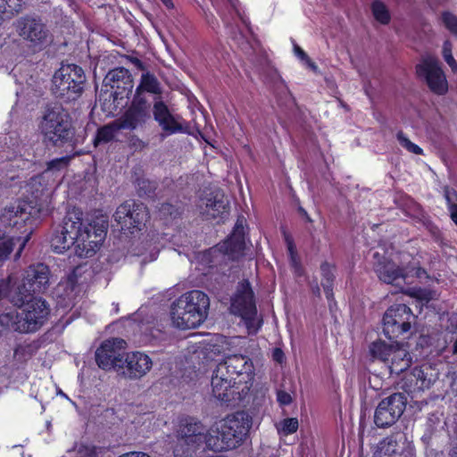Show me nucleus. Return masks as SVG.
<instances>
[{"mask_svg":"<svg viewBox=\"0 0 457 457\" xmlns=\"http://www.w3.org/2000/svg\"><path fill=\"white\" fill-rule=\"evenodd\" d=\"M220 368L216 366L213 370L211 385L212 395L226 405H235L244 400L249 393L241 392L243 386L236 384L228 374L219 373Z\"/></svg>","mask_w":457,"mask_h":457,"instance_id":"f3484780","label":"nucleus"},{"mask_svg":"<svg viewBox=\"0 0 457 457\" xmlns=\"http://www.w3.org/2000/svg\"><path fill=\"white\" fill-rule=\"evenodd\" d=\"M70 161V156H62L47 162L46 168L39 175L32 178V184L41 185L42 181H44L46 179H48L54 172L61 171L62 170L67 168Z\"/></svg>","mask_w":457,"mask_h":457,"instance_id":"2f4dec72","label":"nucleus"},{"mask_svg":"<svg viewBox=\"0 0 457 457\" xmlns=\"http://www.w3.org/2000/svg\"><path fill=\"white\" fill-rule=\"evenodd\" d=\"M430 346V337L428 336H420L418 338L415 350L418 351L419 348H421V351L419 353L420 356H426L428 353H430V351L428 350Z\"/></svg>","mask_w":457,"mask_h":457,"instance_id":"ea45409f","label":"nucleus"},{"mask_svg":"<svg viewBox=\"0 0 457 457\" xmlns=\"http://www.w3.org/2000/svg\"><path fill=\"white\" fill-rule=\"evenodd\" d=\"M442 54L453 72H457V62L453 56V46L449 40L444 42Z\"/></svg>","mask_w":457,"mask_h":457,"instance_id":"e433bc0d","label":"nucleus"},{"mask_svg":"<svg viewBox=\"0 0 457 457\" xmlns=\"http://www.w3.org/2000/svg\"><path fill=\"white\" fill-rule=\"evenodd\" d=\"M407 398L402 393H395L382 399L374 413V423L379 428H390L403 415Z\"/></svg>","mask_w":457,"mask_h":457,"instance_id":"dca6fc26","label":"nucleus"},{"mask_svg":"<svg viewBox=\"0 0 457 457\" xmlns=\"http://www.w3.org/2000/svg\"><path fill=\"white\" fill-rule=\"evenodd\" d=\"M79 457H97V451L95 445H82L79 449Z\"/></svg>","mask_w":457,"mask_h":457,"instance_id":"a18cd8bd","label":"nucleus"},{"mask_svg":"<svg viewBox=\"0 0 457 457\" xmlns=\"http://www.w3.org/2000/svg\"><path fill=\"white\" fill-rule=\"evenodd\" d=\"M49 268L44 263L29 266L24 270L22 281L17 286L11 301L14 303H24L34 294L45 292L49 285Z\"/></svg>","mask_w":457,"mask_h":457,"instance_id":"9b49d317","label":"nucleus"},{"mask_svg":"<svg viewBox=\"0 0 457 457\" xmlns=\"http://www.w3.org/2000/svg\"><path fill=\"white\" fill-rule=\"evenodd\" d=\"M251 426L252 418L246 411L228 414L215 436L208 433L209 438H212V450L221 452L239 447L247 437Z\"/></svg>","mask_w":457,"mask_h":457,"instance_id":"39448f33","label":"nucleus"},{"mask_svg":"<svg viewBox=\"0 0 457 457\" xmlns=\"http://www.w3.org/2000/svg\"><path fill=\"white\" fill-rule=\"evenodd\" d=\"M111 87L120 99H129L132 95L134 81L130 71L124 67L111 70L104 79V87Z\"/></svg>","mask_w":457,"mask_h":457,"instance_id":"4be33fe9","label":"nucleus"},{"mask_svg":"<svg viewBox=\"0 0 457 457\" xmlns=\"http://www.w3.org/2000/svg\"><path fill=\"white\" fill-rule=\"evenodd\" d=\"M138 193L139 195L152 196L155 194V185L148 179L138 180Z\"/></svg>","mask_w":457,"mask_h":457,"instance_id":"58836bf2","label":"nucleus"},{"mask_svg":"<svg viewBox=\"0 0 457 457\" xmlns=\"http://www.w3.org/2000/svg\"><path fill=\"white\" fill-rule=\"evenodd\" d=\"M39 129L44 140L53 146L71 142L75 133L70 113L60 104L46 106Z\"/></svg>","mask_w":457,"mask_h":457,"instance_id":"423d86ee","label":"nucleus"},{"mask_svg":"<svg viewBox=\"0 0 457 457\" xmlns=\"http://www.w3.org/2000/svg\"><path fill=\"white\" fill-rule=\"evenodd\" d=\"M436 378V376L433 374L431 366L428 364L415 366L403 375L401 386L408 395H413L428 389Z\"/></svg>","mask_w":457,"mask_h":457,"instance_id":"aec40b11","label":"nucleus"},{"mask_svg":"<svg viewBox=\"0 0 457 457\" xmlns=\"http://www.w3.org/2000/svg\"><path fill=\"white\" fill-rule=\"evenodd\" d=\"M415 71L417 77L426 82L432 93L437 96H444L447 93L446 76L436 57L422 58L420 62L415 66Z\"/></svg>","mask_w":457,"mask_h":457,"instance_id":"2eb2a0df","label":"nucleus"},{"mask_svg":"<svg viewBox=\"0 0 457 457\" xmlns=\"http://www.w3.org/2000/svg\"><path fill=\"white\" fill-rule=\"evenodd\" d=\"M382 322L385 337L391 341H396L411 333L416 316L408 305L394 303L385 312Z\"/></svg>","mask_w":457,"mask_h":457,"instance_id":"9d476101","label":"nucleus"},{"mask_svg":"<svg viewBox=\"0 0 457 457\" xmlns=\"http://www.w3.org/2000/svg\"><path fill=\"white\" fill-rule=\"evenodd\" d=\"M245 217L239 215L232 232L226 239L217 244L214 247L210 248L205 253V255L213 257L219 253L227 256L231 261H237L243 257L245 249Z\"/></svg>","mask_w":457,"mask_h":457,"instance_id":"ddd939ff","label":"nucleus"},{"mask_svg":"<svg viewBox=\"0 0 457 457\" xmlns=\"http://www.w3.org/2000/svg\"><path fill=\"white\" fill-rule=\"evenodd\" d=\"M23 4L24 0H0V18H9L18 13Z\"/></svg>","mask_w":457,"mask_h":457,"instance_id":"72a5a7b5","label":"nucleus"},{"mask_svg":"<svg viewBox=\"0 0 457 457\" xmlns=\"http://www.w3.org/2000/svg\"><path fill=\"white\" fill-rule=\"evenodd\" d=\"M312 293L313 295H315L316 296H320V287L318 284H316L313 287H312Z\"/></svg>","mask_w":457,"mask_h":457,"instance_id":"6e6d98bb","label":"nucleus"},{"mask_svg":"<svg viewBox=\"0 0 457 457\" xmlns=\"http://www.w3.org/2000/svg\"><path fill=\"white\" fill-rule=\"evenodd\" d=\"M299 427L298 420L296 418H286L281 423L278 430L284 436L291 435L297 431Z\"/></svg>","mask_w":457,"mask_h":457,"instance_id":"c9c22d12","label":"nucleus"},{"mask_svg":"<svg viewBox=\"0 0 457 457\" xmlns=\"http://www.w3.org/2000/svg\"><path fill=\"white\" fill-rule=\"evenodd\" d=\"M174 457H200L205 447L212 450V438L204 432V427L196 419L187 416L179 420L174 431Z\"/></svg>","mask_w":457,"mask_h":457,"instance_id":"20e7f679","label":"nucleus"},{"mask_svg":"<svg viewBox=\"0 0 457 457\" xmlns=\"http://www.w3.org/2000/svg\"><path fill=\"white\" fill-rule=\"evenodd\" d=\"M230 312L240 317L248 335H256L262 328L263 320L258 315L255 295L247 278L237 282L236 290L230 298Z\"/></svg>","mask_w":457,"mask_h":457,"instance_id":"0eeeda50","label":"nucleus"},{"mask_svg":"<svg viewBox=\"0 0 457 457\" xmlns=\"http://www.w3.org/2000/svg\"><path fill=\"white\" fill-rule=\"evenodd\" d=\"M17 30L33 46L43 47L50 41L51 34L39 16L25 15L18 20Z\"/></svg>","mask_w":457,"mask_h":457,"instance_id":"a211bd4d","label":"nucleus"},{"mask_svg":"<svg viewBox=\"0 0 457 457\" xmlns=\"http://www.w3.org/2000/svg\"><path fill=\"white\" fill-rule=\"evenodd\" d=\"M405 445L402 448L400 453L397 454L398 457H416V451L414 445L409 442L406 441Z\"/></svg>","mask_w":457,"mask_h":457,"instance_id":"c03bdc74","label":"nucleus"},{"mask_svg":"<svg viewBox=\"0 0 457 457\" xmlns=\"http://www.w3.org/2000/svg\"><path fill=\"white\" fill-rule=\"evenodd\" d=\"M28 346H23V345H18L15 349H14V355L15 356H20V355H23L26 352V348Z\"/></svg>","mask_w":457,"mask_h":457,"instance_id":"603ef678","label":"nucleus"},{"mask_svg":"<svg viewBox=\"0 0 457 457\" xmlns=\"http://www.w3.org/2000/svg\"><path fill=\"white\" fill-rule=\"evenodd\" d=\"M12 278L9 276L6 279L0 280V299L12 298Z\"/></svg>","mask_w":457,"mask_h":457,"instance_id":"a19ab883","label":"nucleus"},{"mask_svg":"<svg viewBox=\"0 0 457 457\" xmlns=\"http://www.w3.org/2000/svg\"><path fill=\"white\" fill-rule=\"evenodd\" d=\"M449 457H457V448L452 449L450 451Z\"/></svg>","mask_w":457,"mask_h":457,"instance_id":"4d7b16f0","label":"nucleus"},{"mask_svg":"<svg viewBox=\"0 0 457 457\" xmlns=\"http://www.w3.org/2000/svg\"><path fill=\"white\" fill-rule=\"evenodd\" d=\"M429 231L436 242H439L443 239L442 232L436 226H431Z\"/></svg>","mask_w":457,"mask_h":457,"instance_id":"09e8293b","label":"nucleus"},{"mask_svg":"<svg viewBox=\"0 0 457 457\" xmlns=\"http://www.w3.org/2000/svg\"><path fill=\"white\" fill-rule=\"evenodd\" d=\"M120 130H123V129L117 119L108 124L101 126L97 129L93 139L94 146L97 147L101 144L112 142Z\"/></svg>","mask_w":457,"mask_h":457,"instance_id":"c756f323","label":"nucleus"},{"mask_svg":"<svg viewBox=\"0 0 457 457\" xmlns=\"http://www.w3.org/2000/svg\"><path fill=\"white\" fill-rule=\"evenodd\" d=\"M270 69H271V71H272V72H273L274 74L278 75V71H277V69H275L274 67H271Z\"/></svg>","mask_w":457,"mask_h":457,"instance_id":"bf43d9fd","label":"nucleus"},{"mask_svg":"<svg viewBox=\"0 0 457 457\" xmlns=\"http://www.w3.org/2000/svg\"><path fill=\"white\" fill-rule=\"evenodd\" d=\"M219 373L228 374L236 384L243 386L241 392L249 393L255 377V369L251 358L243 354H230L223 358L217 365Z\"/></svg>","mask_w":457,"mask_h":457,"instance_id":"f8f14e48","label":"nucleus"},{"mask_svg":"<svg viewBox=\"0 0 457 457\" xmlns=\"http://www.w3.org/2000/svg\"><path fill=\"white\" fill-rule=\"evenodd\" d=\"M272 359L274 361L282 364L286 361V356L283 350L279 347H275L272 351Z\"/></svg>","mask_w":457,"mask_h":457,"instance_id":"de8ad7c7","label":"nucleus"},{"mask_svg":"<svg viewBox=\"0 0 457 457\" xmlns=\"http://www.w3.org/2000/svg\"><path fill=\"white\" fill-rule=\"evenodd\" d=\"M160 1L169 10L174 9V7H175L172 0H160Z\"/></svg>","mask_w":457,"mask_h":457,"instance_id":"5fc2aeb1","label":"nucleus"},{"mask_svg":"<svg viewBox=\"0 0 457 457\" xmlns=\"http://www.w3.org/2000/svg\"><path fill=\"white\" fill-rule=\"evenodd\" d=\"M444 195L447 207L457 203V191L454 188L445 187L444 188Z\"/></svg>","mask_w":457,"mask_h":457,"instance_id":"79ce46f5","label":"nucleus"},{"mask_svg":"<svg viewBox=\"0 0 457 457\" xmlns=\"http://www.w3.org/2000/svg\"><path fill=\"white\" fill-rule=\"evenodd\" d=\"M442 21L445 27L455 37H457V16L450 12H442Z\"/></svg>","mask_w":457,"mask_h":457,"instance_id":"4c0bfd02","label":"nucleus"},{"mask_svg":"<svg viewBox=\"0 0 457 457\" xmlns=\"http://www.w3.org/2000/svg\"><path fill=\"white\" fill-rule=\"evenodd\" d=\"M371 12L374 19L380 24L387 25L391 21V14L386 5L380 0H374L371 3Z\"/></svg>","mask_w":457,"mask_h":457,"instance_id":"473e14b6","label":"nucleus"},{"mask_svg":"<svg viewBox=\"0 0 457 457\" xmlns=\"http://www.w3.org/2000/svg\"><path fill=\"white\" fill-rule=\"evenodd\" d=\"M113 90L102 88L98 96L101 110L107 116H114L127 104L129 99H120Z\"/></svg>","mask_w":457,"mask_h":457,"instance_id":"a878e982","label":"nucleus"},{"mask_svg":"<svg viewBox=\"0 0 457 457\" xmlns=\"http://www.w3.org/2000/svg\"><path fill=\"white\" fill-rule=\"evenodd\" d=\"M397 345V340L392 341L391 344H387L378 339L371 343L370 345V353L374 359H378L382 361H391L392 371L401 372L405 370L409 366V359L402 358V363H397L395 361V357L400 355Z\"/></svg>","mask_w":457,"mask_h":457,"instance_id":"5701e85b","label":"nucleus"},{"mask_svg":"<svg viewBox=\"0 0 457 457\" xmlns=\"http://www.w3.org/2000/svg\"><path fill=\"white\" fill-rule=\"evenodd\" d=\"M407 441L406 434L403 431L393 432L379 443V450L384 455L397 456Z\"/></svg>","mask_w":457,"mask_h":457,"instance_id":"cd10ccee","label":"nucleus"},{"mask_svg":"<svg viewBox=\"0 0 457 457\" xmlns=\"http://www.w3.org/2000/svg\"><path fill=\"white\" fill-rule=\"evenodd\" d=\"M185 211V204L182 201L176 199H170L166 202L161 203L157 208V215L165 225L180 219Z\"/></svg>","mask_w":457,"mask_h":457,"instance_id":"bb28decb","label":"nucleus"},{"mask_svg":"<svg viewBox=\"0 0 457 457\" xmlns=\"http://www.w3.org/2000/svg\"><path fill=\"white\" fill-rule=\"evenodd\" d=\"M113 217L121 230L133 233L135 229H142L149 219V212L145 204L128 200L117 207Z\"/></svg>","mask_w":457,"mask_h":457,"instance_id":"4468645a","label":"nucleus"},{"mask_svg":"<svg viewBox=\"0 0 457 457\" xmlns=\"http://www.w3.org/2000/svg\"><path fill=\"white\" fill-rule=\"evenodd\" d=\"M373 270L378 279L386 284L398 285V281H405L407 277L405 268L396 264L386 254L376 252L373 254Z\"/></svg>","mask_w":457,"mask_h":457,"instance_id":"412c9836","label":"nucleus"},{"mask_svg":"<svg viewBox=\"0 0 457 457\" xmlns=\"http://www.w3.org/2000/svg\"><path fill=\"white\" fill-rule=\"evenodd\" d=\"M122 374L125 378L137 379L144 377L152 368L151 358L141 352L128 353L126 358H122Z\"/></svg>","mask_w":457,"mask_h":457,"instance_id":"b1692460","label":"nucleus"},{"mask_svg":"<svg viewBox=\"0 0 457 457\" xmlns=\"http://www.w3.org/2000/svg\"><path fill=\"white\" fill-rule=\"evenodd\" d=\"M205 206L212 219H224L229 212V203L223 191L220 188L212 190L205 197Z\"/></svg>","mask_w":457,"mask_h":457,"instance_id":"393cba45","label":"nucleus"},{"mask_svg":"<svg viewBox=\"0 0 457 457\" xmlns=\"http://www.w3.org/2000/svg\"><path fill=\"white\" fill-rule=\"evenodd\" d=\"M84 71L76 64L62 65L53 77V94L64 102L74 101L83 91Z\"/></svg>","mask_w":457,"mask_h":457,"instance_id":"1a4fd4ad","label":"nucleus"},{"mask_svg":"<svg viewBox=\"0 0 457 457\" xmlns=\"http://www.w3.org/2000/svg\"><path fill=\"white\" fill-rule=\"evenodd\" d=\"M21 307L13 322L14 329L20 333L29 334L38 331L50 317L49 303L39 296H30L24 303H15Z\"/></svg>","mask_w":457,"mask_h":457,"instance_id":"6e6552de","label":"nucleus"},{"mask_svg":"<svg viewBox=\"0 0 457 457\" xmlns=\"http://www.w3.org/2000/svg\"><path fill=\"white\" fill-rule=\"evenodd\" d=\"M130 61L136 64V66L140 69V70H144L145 69V66L143 64V62L137 57H131L130 58Z\"/></svg>","mask_w":457,"mask_h":457,"instance_id":"864d4df0","label":"nucleus"},{"mask_svg":"<svg viewBox=\"0 0 457 457\" xmlns=\"http://www.w3.org/2000/svg\"><path fill=\"white\" fill-rule=\"evenodd\" d=\"M79 270V267L77 266L75 267L71 273L69 275L68 278H69V281L70 283L71 284V286L73 287L75 284H77V272L78 270Z\"/></svg>","mask_w":457,"mask_h":457,"instance_id":"8fccbe9b","label":"nucleus"},{"mask_svg":"<svg viewBox=\"0 0 457 457\" xmlns=\"http://www.w3.org/2000/svg\"><path fill=\"white\" fill-rule=\"evenodd\" d=\"M283 237L287 245L290 266L295 276L302 277L304 273V270L302 265L301 258L298 255L294 238L286 230L283 231Z\"/></svg>","mask_w":457,"mask_h":457,"instance_id":"7c9ffc66","label":"nucleus"},{"mask_svg":"<svg viewBox=\"0 0 457 457\" xmlns=\"http://www.w3.org/2000/svg\"><path fill=\"white\" fill-rule=\"evenodd\" d=\"M162 86L155 74L145 71L141 74L129 104L117 119L123 130H141L152 120L162 128L166 135L183 130L182 125L171 113L167 104L162 99Z\"/></svg>","mask_w":457,"mask_h":457,"instance_id":"f257e3e1","label":"nucleus"},{"mask_svg":"<svg viewBox=\"0 0 457 457\" xmlns=\"http://www.w3.org/2000/svg\"><path fill=\"white\" fill-rule=\"evenodd\" d=\"M108 222L94 220L84 223L83 212L73 208L66 212L62 223L54 231L50 244L55 253H63L75 245L80 258L92 257L101 247L107 234Z\"/></svg>","mask_w":457,"mask_h":457,"instance_id":"f03ea898","label":"nucleus"},{"mask_svg":"<svg viewBox=\"0 0 457 457\" xmlns=\"http://www.w3.org/2000/svg\"><path fill=\"white\" fill-rule=\"evenodd\" d=\"M210 307L208 295L200 290H192L176 299L170 306V319L179 329L195 328L206 319Z\"/></svg>","mask_w":457,"mask_h":457,"instance_id":"7ed1b4c3","label":"nucleus"},{"mask_svg":"<svg viewBox=\"0 0 457 457\" xmlns=\"http://www.w3.org/2000/svg\"><path fill=\"white\" fill-rule=\"evenodd\" d=\"M453 353H457V339L455 340L453 344Z\"/></svg>","mask_w":457,"mask_h":457,"instance_id":"13d9d810","label":"nucleus"},{"mask_svg":"<svg viewBox=\"0 0 457 457\" xmlns=\"http://www.w3.org/2000/svg\"><path fill=\"white\" fill-rule=\"evenodd\" d=\"M335 272V264L329 263L328 262H323L320 264V274L322 278L321 286L323 287L326 298L329 303L335 302L333 291L336 279Z\"/></svg>","mask_w":457,"mask_h":457,"instance_id":"c85d7f7f","label":"nucleus"},{"mask_svg":"<svg viewBox=\"0 0 457 457\" xmlns=\"http://www.w3.org/2000/svg\"><path fill=\"white\" fill-rule=\"evenodd\" d=\"M127 343L124 339L114 337L104 341L96 351V361L98 367L104 370L122 367V350L126 348Z\"/></svg>","mask_w":457,"mask_h":457,"instance_id":"6ab92c4d","label":"nucleus"},{"mask_svg":"<svg viewBox=\"0 0 457 457\" xmlns=\"http://www.w3.org/2000/svg\"><path fill=\"white\" fill-rule=\"evenodd\" d=\"M396 138L401 146L408 152L418 155L423 154V149L418 145L412 143L402 130L397 132Z\"/></svg>","mask_w":457,"mask_h":457,"instance_id":"f704fd0d","label":"nucleus"},{"mask_svg":"<svg viewBox=\"0 0 457 457\" xmlns=\"http://www.w3.org/2000/svg\"><path fill=\"white\" fill-rule=\"evenodd\" d=\"M4 237V232L3 230L0 228V239H2Z\"/></svg>","mask_w":457,"mask_h":457,"instance_id":"052dcab7","label":"nucleus"},{"mask_svg":"<svg viewBox=\"0 0 457 457\" xmlns=\"http://www.w3.org/2000/svg\"><path fill=\"white\" fill-rule=\"evenodd\" d=\"M295 54L302 61L306 62L312 68L316 69L315 63L311 60L309 55L298 45L294 46Z\"/></svg>","mask_w":457,"mask_h":457,"instance_id":"37998d69","label":"nucleus"},{"mask_svg":"<svg viewBox=\"0 0 457 457\" xmlns=\"http://www.w3.org/2000/svg\"><path fill=\"white\" fill-rule=\"evenodd\" d=\"M277 401L280 405L286 406L289 405L292 403V397L290 394L286 391L278 390L277 393Z\"/></svg>","mask_w":457,"mask_h":457,"instance_id":"49530a36","label":"nucleus"},{"mask_svg":"<svg viewBox=\"0 0 457 457\" xmlns=\"http://www.w3.org/2000/svg\"><path fill=\"white\" fill-rule=\"evenodd\" d=\"M297 211L298 213L305 220L306 222H312V218L310 217V215L303 207L298 206Z\"/></svg>","mask_w":457,"mask_h":457,"instance_id":"3c124183","label":"nucleus"}]
</instances>
